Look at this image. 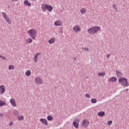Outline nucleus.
<instances>
[{
  "instance_id": "obj_1",
  "label": "nucleus",
  "mask_w": 129,
  "mask_h": 129,
  "mask_svg": "<svg viewBox=\"0 0 129 129\" xmlns=\"http://www.w3.org/2000/svg\"><path fill=\"white\" fill-rule=\"evenodd\" d=\"M116 74L117 75V78H120L118 80L119 83L123 87H125L128 86L129 84L127 82V79L125 78H122L123 76V74H122V72L116 70ZM121 77V78H120Z\"/></svg>"
},
{
  "instance_id": "obj_2",
  "label": "nucleus",
  "mask_w": 129,
  "mask_h": 129,
  "mask_svg": "<svg viewBox=\"0 0 129 129\" xmlns=\"http://www.w3.org/2000/svg\"><path fill=\"white\" fill-rule=\"evenodd\" d=\"M28 34L32 40H35L36 36H37V30L34 29H30L28 31Z\"/></svg>"
},
{
  "instance_id": "obj_3",
  "label": "nucleus",
  "mask_w": 129,
  "mask_h": 129,
  "mask_svg": "<svg viewBox=\"0 0 129 129\" xmlns=\"http://www.w3.org/2000/svg\"><path fill=\"white\" fill-rule=\"evenodd\" d=\"M100 30V27L99 26H95L91 27L88 30L89 34H96L98 33V31Z\"/></svg>"
},
{
  "instance_id": "obj_4",
  "label": "nucleus",
  "mask_w": 129,
  "mask_h": 129,
  "mask_svg": "<svg viewBox=\"0 0 129 129\" xmlns=\"http://www.w3.org/2000/svg\"><path fill=\"white\" fill-rule=\"evenodd\" d=\"M35 83L36 84L41 85L43 83V80H42V79L40 78V77L36 78L35 79Z\"/></svg>"
},
{
  "instance_id": "obj_5",
  "label": "nucleus",
  "mask_w": 129,
  "mask_h": 129,
  "mask_svg": "<svg viewBox=\"0 0 129 129\" xmlns=\"http://www.w3.org/2000/svg\"><path fill=\"white\" fill-rule=\"evenodd\" d=\"M82 125L84 127H86V126H88L89 125V121L84 119L83 121Z\"/></svg>"
},
{
  "instance_id": "obj_6",
  "label": "nucleus",
  "mask_w": 129,
  "mask_h": 129,
  "mask_svg": "<svg viewBox=\"0 0 129 129\" xmlns=\"http://www.w3.org/2000/svg\"><path fill=\"white\" fill-rule=\"evenodd\" d=\"M6 91V89L5 88V86L1 85L0 86V93L1 94H4Z\"/></svg>"
},
{
  "instance_id": "obj_7",
  "label": "nucleus",
  "mask_w": 129,
  "mask_h": 129,
  "mask_svg": "<svg viewBox=\"0 0 129 129\" xmlns=\"http://www.w3.org/2000/svg\"><path fill=\"white\" fill-rule=\"evenodd\" d=\"M73 30L76 33H78V32L81 31V28H80V27L79 26H75L73 28Z\"/></svg>"
},
{
  "instance_id": "obj_8",
  "label": "nucleus",
  "mask_w": 129,
  "mask_h": 129,
  "mask_svg": "<svg viewBox=\"0 0 129 129\" xmlns=\"http://www.w3.org/2000/svg\"><path fill=\"white\" fill-rule=\"evenodd\" d=\"M117 80V79L116 77H112L109 78V82H115Z\"/></svg>"
},
{
  "instance_id": "obj_9",
  "label": "nucleus",
  "mask_w": 129,
  "mask_h": 129,
  "mask_svg": "<svg viewBox=\"0 0 129 129\" xmlns=\"http://www.w3.org/2000/svg\"><path fill=\"white\" fill-rule=\"evenodd\" d=\"M40 120L44 124H45L46 125H48V121H47V119H44V118H41Z\"/></svg>"
},
{
  "instance_id": "obj_10",
  "label": "nucleus",
  "mask_w": 129,
  "mask_h": 129,
  "mask_svg": "<svg viewBox=\"0 0 129 129\" xmlns=\"http://www.w3.org/2000/svg\"><path fill=\"white\" fill-rule=\"evenodd\" d=\"M10 103L11 104H12L13 106H17V104H16V101L15 100V99H11Z\"/></svg>"
},
{
  "instance_id": "obj_11",
  "label": "nucleus",
  "mask_w": 129,
  "mask_h": 129,
  "mask_svg": "<svg viewBox=\"0 0 129 129\" xmlns=\"http://www.w3.org/2000/svg\"><path fill=\"white\" fill-rule=\"evenodd\" d=\"M47 7V4H43L41 5V9H42V12H46V8Z\"/></svg>"
},
{
  "instance_id": "obj_12",
  "label": "nucleus",
  "mask_w": 129,
  "mask_h": 129,
  "mask_svg": "<svg viewBox=\"0 0 129 129\" xmlns=\"http://www.w3.org/2000/svg\"><path fill=\"white\" fill-rule=\"evenodd\" d=\"M56 42V39L55 38H51L50 40H48L49 44H53Z\"/></svg>"
},
{
  "instance_id": "obj_13",
  "label": "nucleus",
  "mask_w": 129,
  "mask_h": 129,
  "mask_svg": "<svg viewBox=\"0 0 129 129\" xmlns=\"http://www.w3.org/2000/svg\"><path fill=\"white\" fill-rule=\"evenodd\" d=\"M54 25L55 26H61L62 25V23H61V21H56L54 22Z\"/></svg>"
},
{
  "instance_id": "obj_14",
  "label": "nucleus",
  "mask_w": 129,
  "mask_h": 129,
  "mask_svg": "<svg viewBox=\"0 0 129 129\" xmlns=\"http://www.w3.org/2000/svg\"><path fill=\"white\" fill-rule=\"evenodd\" d=\"M98 116H104L105 115V112L104 111H100L98 113Z\"/></svg>"
},
{
  "instance_id": "obj_15",
  "label": "nucleus",
  "mask_w": 129,
  "mask_h": 129,
  "mask_svg": "<svg viewBox=\"0 0 129 129\" xmlns=\"http://www.w3.org/2000/svg\"><path fill=\"white\" fill-rule=\"evenodd\" d=\"M25 6H28V7H31V3H29L28 0H25L24 2Z\"/></svg>"
},
{
  "instance_id": "obj_16",
  "label": "nucleus",
  "mask_w": 129,
  "mask_h": 129,
  "mask_svg": "<svg viewBox=\"0 0 129 129\" xmlns=\"http://www.w3.org/2000/svg\"><path fill=\"white\" fill-rule=\"evenodd\" d=\"M73 124L76 128H78V127H79V124L76 121H74Z\"/></svg>"
},
{
  "instance_id": "obj_17",
  "label": "nucleus",
  "mask_w": 129,
  "mask_h": 129,
  "mask_svg": "<svg viewBox=\"0 0 129 129\" xmlns=\"http://www.w3.org/2000/svg\"><path fill=\"white\" fill-rule=\"evenodd\" d=\"M39 55H40V53H37L34 56V62H37L38 61V56H39Z\"/></svg>"
},
{
  "instance_id": "obj_18",
  "label": "nucleus",
  "mask_w": 129,
  "mask_h": 129,
  "mask_svg": "<svg viewBox=\"0 0 129 129\" xmlns=\"http://www.w3.org/2000/svg\"><path fill=\"white\" fill-rule=\"evenodd\" d=\"M6 21L7 23L9 24V25H11L12 24V21L11 20V19H10V18H7Z\"/></svg>"
},
{
  "instance_id": "obj_19",
  "label": "nucleus",
  "mask_w": 129,
  "mask_h": 129,
  "mask_svg": "<svg viewBox=\"0 0 129 129\" xmlns=\"http://www.w3.org/2000/svg\"><path fill=\"white\" fill-rule=\"evenodd\" d=\"M47 11L48 12H52V11H53V8L51 6V5H48Z\"/></svg>"
},
{
  "instance_id": "obj_20",
  "label": "nucleus",
  "mask_w": 129,
  "mask_h": 129,
  "mask_svg": "<svg viewBox=\"0 0 129 129\" xmlns=\"http://www.w3.org/2000/svg\"><path fill=\"white\" fill-rule=\"evenodd\" d=\"M31 71L28 70L26 71L25 74L26 76H30V75H31Z\"/></svg>"
},
{
  "instance_id": "obj_21",
  "label": "nucleus",
  "mask_w": 129,
  "mask_h": 129,
  "mask_svg": "<svg viewBox=\"0 0 129 129\" xmlns=\"http://www.w3.org/2000/svg\"><path fill=\"white\" fill-rule=\"evenodd\" d=\"M98 75L99 76H101V77H103V76H105V73L103 72V73H99Z\"/></svg>"
},
{
  "instance_id": "obj_22",
  "label": "nucleus",
  "mask_w": 129,
  "mask_h": 129,
  "mask_svg": "<svg viewBox=\"0 0 129 129\" xmlns=\"http://www.w3.org/2000/svg\"><path fill=\"white\" fill-rule=\"evenodd\" d=\"M4 105H6V103L3 100H0V106H4Z\"/></svg>"
},
{
  "instance_id": "obj_23",
  "label": "nucleus",
  "mask_w": 129,
  "mask_h": 129,
  "mask_svg": "<svg viewBox=\"0 0 129 129\" xmlns=\"http://www.w3.org/2000/svg\"><path fill=\"white\" fill-rule=\"evenodd\" d=\"M92 103H96L97 102V100L95 98H92L91 99Z\"/></svg>"
},
{
  "instance_id": "obj_24",
  "label": "nucleus",
  "mask_w": 129,
  "mask_h": 129,
  "mask_svg": "<svg viewBox=\"0 0 129 129\" xmlns=\"http://www.w3.org/2000/svg\"><path fill=\"white\" fill-rule=\"evenodd\" d=\"M8 69H9V70H13L15 69V67L13 65H10L9 66Z\"/></svg>"
},
{
  "instance_id": "obj_25",
  "label": "nucleus",
  "mask_w": 129,
  "mask_h": 129,
  "mask_svg": "<svg viewBox=\"0 0 129 129\" xmlns=\"http://www.w3.org/2000/svg\"><path fill=\"white\" fill-rule=\"evenodd\" d=\"M48 120H53V117L51 115H48L47 117Z\"/></svg>"
},
{
  "instance_id": "obj_26",
  "label": "nucleus",
  "mask_w": 129,
  "mask_h": 129,
  "mask_svg": "<svg viewBox=\"0 0 129 129\" xmlns=\"http://www.w3.org/2000/svg\"><path fill=\"white\" fill-rule=\"evenodd\" d=\"M86 12V10H85V9L83 8L81 9V14H82L83 15V14H85V13Z\"/></svg>"
},
{
  "instance_id": "obj_27",
  "label": "nucleus",
  "mask_w": 129,
  "mask_h": 129,
  "mask_svg": "<svg viewBox=\"0 0 129 129\" xmlns=\"http://www.w3.org/2000/svg\"><path fill=\"white\" fill-rule=\"evenodd\" d=\"M26 41L28 42V43H32L33 42V40L31 38H27L26 39Z\"/></svg>"
},
{
  "instance_id": "obj_28",
  "label": "nucleus",
  "mask_w": 129,
  "mask_h": 129,
  "mask_svg": "<svg viewBox=\"0 0 129 129\" xmlns=\"http://www.w3.org/2000/svg\"><path fill=\"white\" fill-rule=\"evenodd\" d=\"M19 120H22V119H24V116H18Z\"/></svg>"
},
{
  "instance_id": "obj_29",
  "label": "nucleus",
  "mask_w": 129,
  "mask_h": 129,
  "mask_svg": "<svg viewBox=\"0 0 129 129\" xmlns=\"http://www.w3.org/2000/svg\"><path fill=\"white\" fill-rule=\"evenodd\" d=\"M113 8L116 11H117V8L116 7V5L115 4L113 5Z\"/></svg>"
},
{
  "instance_id": "obj_30",
  "label": "nucleus",
  "mask_w": 129,
  "mask_h": 129,
  "mask_svg": "<svg viewBox=\"0 0 129 129\" xmlns=\"http://www.w3.org/2000/svg\"><path fill=\"white\" fill-rule=\"evenodd\" d=\"M2 16H3V18L8 16V15H7V13H6L5 12H2Z\"/></svg>"
},
{
  "instance_id": "obj_31",
  "label": "nucleus",
  "mask_w": 129,
  "mask_h": 129,
  "mask_svg": "<svg viewBox=\"0 0 129 129\" xmlns=\"http://www.w3.org/2000/svg\"><path fill=\"white\" fill-rule=\"evenodd\" d=\"M13 113L15 114V115H18L19 114V112H18L17 110H15Z\"/></svg>"
},
{
  "instance_id": "obj_32",
  "label": "nucleus",
  "mask_w": 129,
  "mask_h": 129,
  "mask_svg": "<svg viewBox=\"0 0 129 129\" xmlns=\"http://www.w3.org/2000/svg\"><path fill=\"white\" fill-rule=\"evenodd\" d=\"M111 123H112V120H109L107 123V124H108V125H111Z\"/></svg>"
},
{
  "instance_id": "obj_33",
  "label": "nucleus",
  "mask_w": 129,
  "mask_h": 129,
  "mask_svg": "<svg viewBox=\"0 0 129 129\" xmlns=\"http://www.w3.org/2000/svg\"><path fill=\"white\" fill-rule=\"evenodd\" d=\"M86 97H87V98H90L91 97L90 95H89V94H86Z\"/></svg>"
},
{
  "instance_id": "obj_34",
  "label": "nucleus",
  "mask_w": 129,
  "mask_h": 129,
  "mask_svg": "<svg viewBox=\"0 0 129 129\" xmlns=\"http://www.w3.org/2000/svg\"><path fill=\"white\" fill-rule=\"evenodd\" d=\"M85 51H87V52H89V49L87 47H86L85 49H84Z\"/></svg>"
},
{
  "instance_id": "obj_35",
  "label": "nucleus",
  "mask_w": 129,
  "mask_h": 129,
  "mask_svg": "<svg viewBox=\"0 0 129 129\" xmlns=\"http://www.w3.org/2000/svg\"><path fill=\"white\" fill-rule=\"evenodd\" d=\"M13 124H14V123L13 122H10V123H9V125L10 126H12V125H13Z\"/></svg>"
},
{
  "instance_id": "obj_36",
  "label": "nucleus",
  "mask_w": 129,
  "mask_h": 129,
  "mask_svg": "<svg viewBox=\"0 0 129 129\" xmlns=\"http://www.w3.org/2000/svg\"><path fill=\"white\" fill-rule=\"evenodd\" d=\"M3 60H7V57H5V56H2V58Z\"/></svg>"
},
{
  "instance_id": "obj_37",
  "label": "nucleus",
  "mask_w": 129,
  "mask_h": 129,
  "mask_svg": "<svg viewBox=\"0 0 129 129\" xmlns=\"http://www.w3.org/2000/svg\"><path fill=\"white\" fill-rule=\"evenodd\" d=\"M3 116H4V114L0 113V117H3Z\"/></svg>"
},
{
  "instance_id": "obj_38",
  "label": "nucleus",
  "mask_w": 129,
  "mask_h": 129,
  "mask_svg": "<svg viewBox=\"0 0 129 129\" xmlns=\"http://www.w3.org/2000/svg\"><path fill=\"white\" fill-rule=\"evenodd\" d=\"M4 19H5V20H6L7 19H8V18H9V16H8V15H7V16L4 17Z\"/></svg>"
},
{
  "instance_id": "obj_39",
  "label": "nucleus",
  "mask_w": 129,
  "mask_h": 129,
  "mask_svg": "<svg viewBox=\"0 0 129 129\" xmlns=\"http://www.w3.org/2000/svg\"><path fill=\"white\" fill-rule=\"evenodd\" d=\"M110 55L109 54H108L107 55H106V57L107 58H109Z\"/></svg>"
},
{
  "instance_id": "obj_40",
  "label": "nucleus",
  "mask_w": 129,
  "mask_h": 129,
  "mask_svg": "<svg viewBox=\"0 0 129 129\" xmlns=\"http://www.w3.org/2000/svg\"><path fill=\"white\" fill-rule=\"evenodd\" d=\"M48 6H49V5H46V10H48Z\"/></svg>"
},
{
  "instance_id": "obj_41",
  "label": "nucleus",
  "mask_w": 129,
  "mask_h": 129,
  "mask_svg": "<svg viewBox=\"0 0 129 129\" xmlns=\"http://www.w3.org/2000/svg\"><path fill=\"white\" fill-rule=\"evenodd\" d=\"M19 0H12V2H18Z\"/></svg>"
},
{
  "instance_id": "obj_42",
  "label": "nucleus",
  "mask_w": 129,
  "mask_h": 129,
  "mask_svg": "<svg viewBox=\"0 0 129 129\" xmlns=\"http://www.w3.org/2000/svg\"><path fill=\"white\" fill-rule=\"evenodd\" d=\"M125 91H126V92H127L128 91V89H126L125 90Z\"/></svg>"
},
{
  "instance_id": "obj_43",
  "label": "nucleus",
  "mask_w": 129,
  "mask_h": 129,
  "mask_svg": "<svg viewBox=\"0 0 129 129\" xmlns=\"http://www.w3.org/2000/svg\"><path fill=\"white\" fill-rule=\"evenodd\" d=\"M3 55H0V58H3Z\"/></svg>"
},
{
  "instance_id": "obj_44",
  "label": "nucleus",
  "mask_w": 129,
  "mask_h": 129,
  "mask_svg": "<svg viewBox=\"0 0 129 129\" xmlns=\"http://www.w3.org/2000/svg\"><path fill=\"white\" fill-rule=\"evenodd\" d=\"M86 78H89V77L86 76Z\"/></svg>"
},
{
  "instance_id": "obj_45",
  "label": "nucleus",
  "mask_w": 129,
  "mask_h": 129,
  "mask_svg": "<svg viewBox=\"0 0 129 129\" xmlns=\"http://www.w3.org/2000/svg\"><path fill=\"white\" fill-rule=\"evenodd\" d=\"M74 61H76V58H74Z\"/></svg>"
},
{
  "instance_id": "obj_46",
  "label": "nucleus",
  "mask_w": 129,
  "mask_h": 129,
  "mask_svg": "<svg viewBox=\"0 0 129 129\" xmlns=\"http://www.w3.org/2000/svg\"><path fill=\"white\" fill-rule=\"evenodd\" d=\"M32 1H36V0H32Z\"/></svg>"
}]
</instances>
